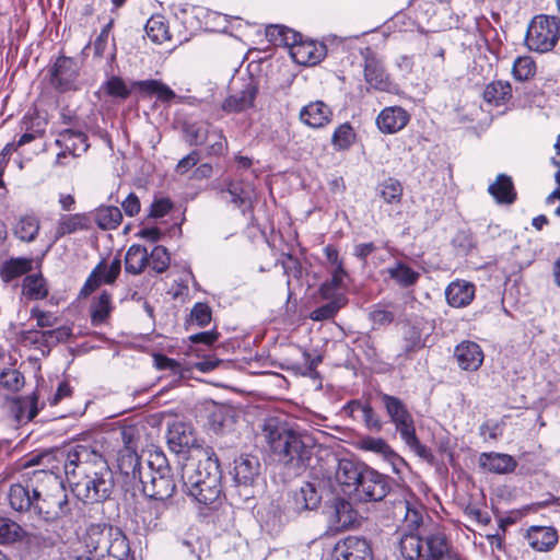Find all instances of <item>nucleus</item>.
Masks as SVG:
<instances>
[{"instance_id":"nucleus-4","label":"nucleus","mask_w":560,"mask_h":560,"mask_svg":"<svg viewBox=\"0 0 560 560\" xmlns=\"http://www.w3.org/2000/svg\"><path fill=\"white\" fill-rule=\"evenodd\" d=\"M139 485L151 500L165 501L173 497L176 483L164 453L154 451L149 454L147 471Z\"/></svg>"},{"instance_id":"nucleus-26","label":"nucleus","mask_w":560,"mask_h":560,"mask_svg":"<svg viewBox=\"0 0 560 560\" xmlns=\"http://www.w3.org/2000/svg\"><path fill=\"white\" fill-rule=\"evenodd\" d=\"M409 114L400 106L384 108L376 118L378 129L384 133H395L408 124Z\"/></svg>"},{"instance_id":"nucleus-51","label":"nucleus","mask_w":560,"mask_h":560,"mask_svg":"<svg viewBox=\"0 0 560 560\" xmlns=\"http://www.w3.org/2000/svg\"><path fill=\"white\" fill-rule=\"evenodd\" d=\"M132 86H127L126 82L120 77H112L104 84V92L115 98L126 100L131 94Z\"/></svg>"},{"instance_id":"nucleus-59","label":"nucleus","mask_w":560,"mask_h":560,"mask_svg":"<svg viewBox=\"0 0 560 560\" xmlns=\"http://www.w3.org/2000/svg\"><path fill=\"white\" fill-rule=\"evenodd\" d=\"M40 340L47 345H56L67 340L71 336V331L67 327H58L51 330L40 331Z\"/></svg>"},{"instance_id":"nucleus-60","label":"nucleus","mask_w":560,"mask_h":560,"mask_svg":"<svg viewBox=\"0 0 560 560\" xmlns=\"http://www.w3.org/2000/svg\"><path fill=\"white\" fill-rule=\"evenodd\" d=\"M40 340L47 345H56L67 340L71 336V331L67 327H58L51 330L40 331Z\"/></svg>"},{"instance_id":"nucleus-18","label":"nucleus","mask_w":560,"mask_h":560,"mask_svg":"<svg viewBox=\"0 0 560 560\" xmlns=\"http://www.w3.org/2000/svg\"><path fill=\"white\" fill-rule=\"evenodd\" d=\"M117 466L120 474L125 477L126 483L136 487L142 481L144 472L136 447L128 446L127 448H121L118 453Z\"/></svg>"},{"instance_id":"nucleus-55","label":"nucleus","mask_w":560,"mask_h":560,"mask_svg":"<svg viewBox=\"0 0 560 560\" xmlns=\"http://www.w3.org/2000/svg\"><path fill=\"white\" fill-rule=\"evenodd\" d=\"M212 319V312L208 304L196 303L190 311V323L199 327H206Z\"/></svg>"},{"instance_id":"nucleus-37","label":"nucleus","mask_w":560,"mask_h":560,"mask_svg":"<svg viewBox=\"0 0 560 560\" xmlns=\"http://www.w3.org/2000/svg\"><path fill=\"white\" fill-rule=\"evenodd\" d=\"M149 264L147 248L135 244L131 245L125 256V270L131 275H140Z\"/></svg>"},{"instance_id":"nucleus-20","label":"nucleus","mask_w":560,"mask_h":560,"mask_svg":"<svg viewBox=\"0 0 560 560\" xmlns=\"http://www.w3.org/2000/svg\"><path fill=\"white\" fill-rule=\"evenodd\" d=\"M324 513L329 524L339 529L349 527L355 520V513L349 501L341 497H334L324 506Z\"/></svg>"},{"instance_id":"nucleus-5","label":"nucleus","mask_w":560,"mask_h":560,"mask_svg":"<svg viewBox=\"0 0 560 560\" xmlns=\"http://www.w3.org/2000/svg\"><path fill=\"white\" fill-rule=\"evenodd\" d=\"M79 498L89 503L104 502L113 493L115 482L107 460L71 483Z\"/></svg>"},{"instance_id":"nucleus-49","label":"nucleus","mask_w":560,"mask_h":560,"mask_svg":"<svg viewBox=\"0 0 560 560\" xmlns=\"http://www.w3.org/2000/svg\"><path fill=\"white\" fill-rule=\"evenodd\" d=\"M352 408H357L362 412V418L365 427L375 432H380L383 429V421L380 416L374 411L370 404H361L359 401L350 402Z\"/></svg>"},{"instance_id":"nucleus-21","label":"nucleus","mask_w":560,"mask_h":560,"mask_svg":"<svg viewBox=\"0 0 560 560\" xmlns=\"http://www.w3.org/2000/svg\"><path fill=\"white\" fill-rule=\"evenodd\" d=\"M51 84L60 91H69L79 75L78 62L70 57H59L51 69Z\"/></svg>"},{"instance_id":"nucleus-61","label":"nucleus","mask_w":560,"mask_h":560,"mask_svg":"<svg viewBox=\"0 0 560 560\" xmlns=\"http://www.w3.org/2000/svg\"><path fill=\"white\" fill-rule=\"evenodd\" d=\"M35 542L42 548H51L56 546L60 536L56 532L50 530H42L40 528H36V532L32 534Z\"/></svg>"},{"instance_id":"nucleus-8","label":"nucleus","mask_w":560,"mask_h":560,"mask_svg":"<svg viewBox=\"0 0 560 560\" xmlns=\"http://www.w3.org/2000/svg\"><path fill=\"white\" fill-rule=\"evenodd\" d=\"M234 489L231 497L235 503H244L254 498L253 486L260 476V462L253 455H242L234 462Z\"/></svg>"},{"instance_id":"nucleus-54","label":"nucleus","mask_w":560,"mask_h":560,"mask_svg":"<svg viewBox=\"0 0 560 560\" xmlns=\"http://www.w3.org/2000/svg\"><path fill=\"white\" fill-rule=\"evenodd\" d=\"M23 384L24 377L16 370L7 369L0 373V386L8 390L16 392Z\"/></svg>"},{"instance_id":"nucleus-11","label":"nucleus","mask_w":560,"mask_h":560,"mask_svg":"<svg viewBox=\"0 0 560 560\" xmlns=\"http://www.w3.org/2000/svg\"><path fill=\"white\" fill-rule=\"evenodd\" d=\"M380 398L400 438L416 430L412 415L400 398L385 393H381Z\"/></svg>"},{"instance_id":"nucleus-15","label":"nucleus","mask_w":560,"mask_h":560,"mask_svg":"<svg viewBox=\"0 0 560 560\" xmlns=\"http://www.w3.org/2000/svg\"><path fill=\"white\" fill-rule=\"evenodd\" d=\"M366 464L353 459L341 458L338 460L335 478L345 492L355 493Z\"/></svg>"},{"instance_id":"nucleus-46","label":"nucleus","mask_w":560,"mask_h":560,"mask_svg":"<svg viewBox=\"0 0 560 560\" xmlns=\"http://www.w3.org/2000/svg\"><path fill=\"white\" fill-rule=\"evenodd\" d=\"M389 277L395 280L400 287L408 288L417 283L420 273L415 271L404 262H397L395 266L387 269Z\"/></svg>"},{"instance_id":"nucleus-56","label":"nucleus","mask_w":560,"mask_h":560,"mask_svg":"<svg viewBox=\"0 0 560 560\" xmlns=\"http://www.w3.org/2000/svg\"><path fill=\"white\" fill-rule=\"evenodd\" d=\"M342 306V299L334 300L322 305L311 313V318L315 322L332 318Z\"/></svg>"},{"instance_id":"nucleus-14","label":"nucleus","mask_w":560,"mask_h":560,"mask_svg":"<svg viewBox=\"0 0 560 560\" xmlns=\"http://www.w3.org/2000/svg\"><path fill=\"white\" fill-rule=\"evenodd\" d=\"M121 270V261L118 257L114 258L109 267L104 261L97 264L86 279L83 288L80 291L81 298L89 296L96 290L103 282L112 284L115 282Z\"/></svg>"},{"instance_id":"nucleus-48","label":"nucleus","mask_w":560,"mask_h":560,"mask_svg":"<svg viewBox=\"0 0 560 560\" xmlns=\"http://www.w3.org/2000/svg\"><path fill=\"white\" fill-rule=\"evenodd\" d=\"M377 192L386 203H399L402 197V186L398 180L388 178L378 185Z\"/></svg>"},{"instance_id":"nucleus-39","label":"nucleus","mask_w":560,"mask_h":560,"mask_svg":"<svg viewBox=\"0 0 560 560\" xmlns=\"http://www.w3.org/2000/svg\"><path fill=\"white\" fill-rule=\"evenodd\" d=\"M89 228L88 218L85 214L75 213L70 215H62L59 219L56 233L55 241L60 240L67 234L74 233L79 230H85Z\"/></svg>"},{"instance_id":"nucleus-44","label":"nucleus","mask_w":560,"mask_h":560,"mask_svg":"<svg viewBox=\"0 0 560 560\" xmlns=\"http://www.w3.org/2000/svg\"><path fill=\"white\" fill-rule=\"evenodd\" d=\"M32 269V261L26 258H11L0 269V277L8 283L13 279L27 273Z\"/></svg>"},{"instance_id":"nucleus-50","label":"nucleus","mask_w":560,"mask_h":560,"mask_svg":"<svg viewBox=\"0 0 560 560\" xmlns=\"http://www.w3.org/2000/svg\"><path fill=\"white\" fill-rule=\"evenodd\" d=\"M536 72L535 61L527 56L518 57L513 63L512 73L518 81H527L534 77Z\"/></svg>"},{"instance_id":"nucleus-13","label":"nucleus","mask_w":560,"mask_h":560,"mask_svg":"<svg viewBox=\"0 0 560 560\" xmlns=\"http://www.w3.org/2000/svg\"><path fill=\"white\" fill-rule=\"evenodd\" d=\"M362 55L364 59L365 81L370 84L371 88L375 90L382 92L390 91L392 83L389 81L388 74L384 69L383 61L370 48H365Z\"/></svg>"},{"instance_id":"nucleus-47","label":"nucleus","mask_w":560,"mask_h":560,"mask_svg":"<svg viewBox=\"0 0 560 560\" xmlns=\"http://www.w3.org/2000/svg\"><path fill=\"white\" fill-rule=\"evenodd\" d=\"M122 220L121 210L115 206L101 207L95 213V221L103 230L116 229Z\"/></svg>"},{"instance_id":"nucleus-27","label":"nucleus","mask_w":560,"mask_h":560,"mask_svg":"<svg viewBox=\"0 0 560 560\" xmlns=\"http://www.w3.org/2000/svg\"><path fill=\"white\" fill-rule=\"evenodd\" d=\"M529 546L540 552H547L558 542V533L553 527L532 526L526 530Z\"/></svg>"},{"instance_id":"nucleus-17","label":"nucleus","mask_w":560,"mask_h":560,"mask_svg":"<svg viewBox=\"0 0 560 560\" xmlns=\"http://www.w3.org/2000/svg\"><path fill=\"white\" fill-rule=\"evenodd\" d=\"M424 552L423 560H457L452 553L450 541L445 533L440 528L423 536Z\"/></svg>"},{"instance_id":"nucleus-36","label":"nucleus","mask_w":560,"mask_h":560,"mask_svg":"<svg viewBox=\"0 0 560 560\" xmlns=\"http://www.w3.org/2000/svg\"><path fill=\"white\" fill-rule=\"evenodd\" d=\"M266 35L269 40L276 45L289 46L290 52L292 51V48L300 45L302 42V35L300 33L280 25L268 26Z\"/></svg>"},{"instance_id":"nucleus-16","label":"nucleus","mask_w":560,"mask_h":560,"mask_svg":"<svg viewBox=\"0 0 560 560\" xmlns=\"http://www.w3.org/2000/svg\"><path fill=\"white\" fill-rule=\"evenodd\" d=\"M372 552L364 538L347 537L336 544L330 560H371Z\"/></svg>"},{"instance_id":"nucleus-41","label":"nucleus","mask_w":560,"mask_h":560,"mask_svg":"<svg viewBox=\"0 0 560 560\" xmlns=\"http://www.w3.org/2000/svg\"><path fill=\"white\" fill-rule=\"evenodd\" d=\"M185 140L190 145H201L212 136L211 125L206 121L185 124L183 127Z\"/></svg>"},{"instance_id":"nucleus-64","label":"nucleus","mask_w":560,"mask_h":560,"mask_svg":"<svg viewBox=\"0 0 560 560\" xmlns=\"http://www.w3.org/2000/svg\"><path fill=\"white\" fill-rule=\"evenodd\" d=\"M154 364L159 370H170L174 375L180 374L182 372L180 364L164 354H155Z\"/></svg>"},{"instance_id":"nucleus-22","label":"nucleus","mask_w":560,"mask_h":560,"mask_svg":"<svg viewBox=\"0 0 560 560\" xmlns=\"http://www.w3.org/2000/svg\"><path fill=\"white\" fill-rule=\"evenodd\" d=\"M55 143L65 149L57 154V164H62V159L66 158L67 153H70L73 156H80L89 149L88 136L73 129H66L61 131Z\"/></svg>"},{"instance_id":"nucleus-28","label":"nucleus","mask_w":560,"mask_h":560,"mask_svg":"<svg viewBox=\"0 0 560 560\" xmlns=\"http://www.w3.org/2000/svg\"><path fill=\"white\" fill-rule=\"evenodd\" d=\"M330 108L322 101L311 102L300 112V119L313 128H320L327 125L331 118Z\"/></svg>"},{"instance_id":"nucleus-35","label":"nucleus","mask_w":560,"mask_h":560,"mask_svg":"<svg viewBox=\"0 0 560 560\" xmlns=\"http://www.w3.org/2000/svg\"><path fill=\"white\" fill-rule=\"evenodd\" d=\"M195 442L191 432L184 424H174L167 433V444L172 452L183 453Z\"/></svg>"},{"instance_id":"nucleus-25","label":"nucleus","mask_w":560,"mask_h":560,"mask_svg":"<svg viewBox=\"0 0 560 560\" xmlns=\"http://www.w3.org/2000/svg\"><path fill=\"white\" fill-rule=\"evenodd\" d=\"M454 358L462 370L477 371L483 362V352L478 343L474 341H463L456 346Z\"/></svg>"},{"instance_id":"nucleus-45","label":"nucleus","mask_w":560,"mask_h":560,"mask_svg":"<svg viewBox=\"0 0 560 560\" xmlns=\"http://www.w3.org/2000/svg\"><path fill=\"white\" fill-rule=\"evenodd\" d=\"M23 293L31 300H43L48 295L46 280L42 273L28 275L24 278Z\"/></svg>"},{"instance_id":"nucleus-53","label":"nucleus","mask_w":560,"mask_h":560,"mask_svg":"<svg viewBox=\"0 0 560 560\" xmlns=\"http://www.w3.org/2000/svg\"><path fill=\"white\" fill-rule=\"evenodd\" d=\"M354 139V132L349 124L340 125L332 135V144L340 150L347 149L351 145Z\"/></svg>"},{"instance_id":"nucleus-23","label":"nucleus","mask_w":560,"mask_h":560,"mask_svg":"<svg viewBox=\"0 0 560 560\" xmlns=\"http://www.w3.org/2000/svg\"><path fill=\"white\" fill-rule=\"evenodd\" d=\"M39 491L33 486L32 480L23 483L12 485L9 490V502L13 510L23 512L32 508L35 510L36 501L38 500Z\"/></svg>"},{"instance_id":"nucleus-3","label":"nucleus","mask_w":560,"mask_h":560,"mask_svg":"<svg viewBox=\"0 0 560 560\" xmlns=\"http://www.w3.org/2000/svg\"><path fill=\"white\" fill-rule=\"evenodd\" d=\"M84 545L95 560H133L126 535L110 524H91L84 536Z\"/></svg>"},{"instance_id":"nucleus-33","label":"nucleus","mask_w":560,"mask_h":560,"mask_svg":"<svg viewBox=\"0 0 560 560\" xmlns=\"http://www.w3.org/2000/svg\"><path fill=\"white\" fill-rule=\"evenodd\" d=\"M132 88L138 89L145 95H156V97L164 103H168L176 97L175 92L159 80H143L133 81Z\"/></svg>"},{"instance_id":"nucleus-58","label":"nucleus","mask_w":560,"mask_h":560,"mask_svg":"<svg viewBox=\"0 0 560 560\" xmlns=\"http://www.w3.org/2000/svg\"><path fill=\"white\" fill-rule=\"evenodd\" d=\"M401 440L406 443L407 446H409L419 457L432 462L433 455L430 452V450L422 445L417 438L416 430L410 432L409 434L401 438Z\"/></svg>"},{"instance_id":"nucleus-31","label":"nucleus","mask_w":560,"mask_h":560,"mask_svg":"<svg viewBox=\"0 0 560 560\" xmlns=\"http://www.w3.org/2000/svg\"><path fill=\"white\" fill-rule=\"evenodd\" d=\"M446 300L453 307L468 305L475 296V285L466 281H455L445 291Z\"/></svg>"},{"instance_id":"nucleus-40","label":"nucleus","mask_w":560,"mask_h":560,"mask_svg":"<svg viewBox=\"0 0 560 560\" xmlns=\"http://www.w3.org/2000/svg\"><path fill=\"white\" fill-rule=\"evenodd\" d=\"M424 347L422 334L419 328L411 325H406L402 331V346L399 357L409 359L413 352L419 351Z\"/></svg>"},{"instance_id":"nucleus-1","label":"nucleus","mask_w":560,"mask_h":560,"mask_svg":"<svg viewBox=\"0 0 560 560\" xmlns=\"http://www.w3.org/2000/svg\"><path fill=\"white\" fill-rule=\"evenodd\" d=\"M262 435L276 459L295 475L302 474L313 456V441L276 417L265 420Z\"/></svg>"},{"instance_id":"nucleus-62","label":"nucleus","mask_w":560,"mask_h":560,"mask_svg":"<svg viewBox=\"0 0 560 560\" xmlns=\"http://www.w3.org/2000/svg\"><path fill=\"white\" fill-rule=\"evenodd\" d=\"M19 529L20 526L16 523L0 517V542L14 540L18 537Z\"/></svg>"},{"instance_id":"nucleus-10","label":"nucleus","mask_w":560,"mask_h":560,"mask_svg":"<svg viewBox=\"0 0 560 560\" xmlns=\"http://www.w3.org/2000/svg\"><path fill=\"white\" fill-rule=\"evenodd\" d=\"M392 489L390 478L366 466L354 493L360 501H382Z\"/></svg>"},{"instance_id":"nucleus-32","label":"nucleus","mask_w":560,"mask_h":560,"mask_svg":"<svg viewBox=\"0 0 560 560\" xmlns=\"http://www.w3.org/2000/svg\"><path fill=\"white\" fill-rule=\"evenodd\" d=\"M325 55V46H317L314 42H301V44L292 48L291 51L292 58L300 65H316Z\"/></svg>"},{"instance_id":"nucleus-29","label":"nucleus","mask_w":560,"mask_h":560,"mask_svg":"<svg viewBox=\"0 0 560 560\" xmlns=\"http://www.w3.org/2000/svg\"><path fill=\"white\" fill-rule=\"evenodd\" d=\"M479 465L482 469L493 474H509L516 468V460L508 454L482 453L479 457Z\"/></svg>"},{"instance_id":"nucleus-38","label":"nucleus","mask_w":560,"mask_h":560,"mask_svg":"<svg viewBox=\"0 0 560 560\" xmlns=\"http://www.w3.org/2000/svg\"><path fill=\"white\" fill-rule=\"evenodd\" d=\"M399 549L405 560H423V537L412 533L404 534L399 540Z\"/></svg>"},{"instance_id":"nucleus-6","label":"nucleus","mask_w":560,"mask_h":560,"mask_svg":"<svg viewBox=\"0 0 560 560\" xmlns=\"http://www.w3.org/2000/svg\"><path fill=\"white\" fill-rule=\"evenodd\" d=\"M560 38V19L556 15H535L527 27L525 44L529 50L548 52Z\"/></svg>"},{"instance_id":"nucleus-19","label":"nucleus","mask_w":560,"mask_h":560,"mask_svg":"<svg viewBox=\"0 0 560 560\" xmlns=\"http://www.w3.org/2000/svg\"><path fill=\"white\" fill-rule=\"evenodd\" d=\"M258 92V84L253 77L244 79L242 89L230 95L223 103L222 109L226 113H240L254 105Z\"/></svg>"},{"instance_id":"nucleus-30","label":"nucleus","mask_w":560,"mask_h":560,"mask_svg":"<svg viewBox=\"0 0 560 560\" xmlns=\"http://www.w3.org/2000/svg\"><path fill=\"white\" fill-rule=\"evenodd\" d=\"M488 192L500 205H511L516 200L513 180L506 174H499L495 180L489 185Z\"/></svg>"},{"instance_id":"nucleus-34","label":"nucleus","mask_w":560,"mask_h":560,"mask_svg":"<svg viewBox=\"0 0 560 560\" xmlns=\"http://www.w3.org/2000/svg\"><path fill=\"white\" fill-rule=\"evenodd\" d=\"M113 311L112 294L103 291L92 301L90 307L91 323L93 326H100L107 322Z\"/></svg>"},{"instance_id":"nucleus-12","label":"nucleus","mask_w":560,"mask_h":560,"mask_svg":"<svg viewBox=\"0 0 560 560\" xmlns=\"http://www.w3.org/2000/svg\"><path fill=\"white\" fill-rule=\"evenodd\" d=\"M358 446L364 452H371L377 455L389 464L394 474H400L402 467L407 465L405 459L382 438L364 435L359 439Z\"/></svg>"},{"instance_id":"nucleus-43","label":"nucleus","mask_w":560,"mask_h":560,"mask_svg":"<svg viewBox=\"0 0 560 560\" xmlns=\"http://www.w3.org/2000/svg\"><path fill=\"white\" fill-rule=\"evenodd\" d=\"M39 221L34 215H24L13 228L14 235L22 242H33L39 232Z\"/></svg>"},{"instance_id":"nucleus-52","label":"nucleus","mask_w":560,"mask_h":560,"mask_svg":"<svg viewBox=\"0 0 560 560\" xmlns=\"http://www.w3.org/2000/svg\"><path fill=\"white\" fill-rule=\"evenodd\" d=\"M170 255L164 246L158 245L149 254V266L158 273L164 272L170 266Z\"/></svg>"},{"instance_id":"nucleus-63","label":"nucleus","mask_w":560,"mask_h":560,"mask_svg":"<svg viewBox=\"0 0 560 560\" xmlns=\"http://www.w3.org/2000/svg\"><path fill=\"white\" fill-rule=\"evenodd\" d=\"M148 36L156 43L166 38L167 30L162 22L149 20L145 26Z\"/></svg>"},{"instance_id":"nucleus-57","label":"nucleus","mask_w":560,"mask_h":560,"mask_svg":"<svg viewBox=\"0 0 560 560\" xmlns=\"http://www.w3.org/2000/svg\"><path fill=\"white\" fill-rule=\"evenodd\" d=\"M222 198L228 199L235 206L242 208L249 202V197L244 194L243 188L238 184L231 183L226 190H222Z\"/></svg>"},{"instance_id":"nucleus-7","label":"nucleus","mask_w":560,"mask_h":560,"mask_svg":"<svg viewBox=\"0 0 560 560\" xmlns=\"http://www.w3.org/2000/svg\"><path fill=\"white\" fill-rule=\"evenodd\" d=\"M61 454L65 457V474L70 483L106 460L96 447L85 444L70 445Z\"/></svg>"},{"instance_id":"nucleus-2","label":"nucleus","mask_w":560,"mask_h":560,"mask_svg":"<svg viewBox=\"0 0 560 560\" xmlns=\"http://www.w3.org/2000/svg\"><path fill=\"white\" fill-rule=\"evenodd\" d=\"M206 458L188 460L182 467L184 491L199 504H215L222 494L219 458L212 448L206 450Z\"/></svg>"},{"instance_id":"nucleus-42","label":"nucleus","mask_w":560,"mask_h":560,"mask_svg":"<svg viewBox=\"0 0 560 560\" xmlns=\"http://www.w3.org/2000/svg\"><path fill=\"white\" fill-rule=\"evenodd\" d=\"M512 97V86L508 81H493L483 91V98L489 104H504Z\"/></svg>"},{"instance_id":"nucleus-9","label":"nucleus","mask_w":560,"mask_h":560,"mask_svg":"<svg viewBox=\"0 0 560 560\" xmlns=\"http://www.w3.org/2000/svg\"><path fill=\"white\" fill-rule=\"evenodd\" d=\"M35 513L45 522H57L71 513V506L66 489L61 485L47 493L44 498L38 495Z\"/></svg>"},{"instance_id":"nucleus-24","label":"nucleus","mask_w":560,"mask_h":560,"mask_svg":"<svg viewBox=\"0 0 560 560\" xmlns=\"http://www.w3.org/2000/svg\"><path fill=\"white\" fill-rule=\"evenodd\" d=\"M320 481L305 482L293 493L294 510L298 513L316 510L323 499Z\"/></svg>"}]
</instances>
